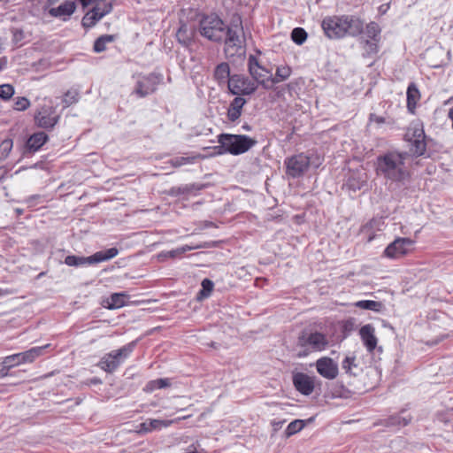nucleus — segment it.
<instances>
[{"mask_svg":"<svg viewBox=\"0 0 453 453\" xmlns=\"http://www.w3.org/2000/svg\"><path fill=\"white\" fill-rule=\"evenodd\" d=\"M218 142L226 152L233 155H239L246 152L254 143L253 140L245 135L228 134H222L219 135Z\"/></svg>","mask_w":453,"mask_h":453,"instance_id":"5","label":"nucleus"},{"mask_svg":"<svg viewBox=\"0 0 453 453\" xmlns=\"http://www.w3.org/2000/svg\"><path fill=\"white\" fill-rule=\"evenodd\" d=\"M317 372L324 378L334 380L338 375V365L330 357H320L316 362Z\"/></svg>","mask_w":453,"mask_h":453,"instance_id":"15","label":"nucleus"},{"mask_svg":"<svg viewBox=\"0 0 453 453\" xmlns=\"http://www.w3.org/2000/svg\"><path fill=\"white\" fill-rule=\"evenodd\" d=\"M325 35L329 39L344 38L342 15L326 16L321 22Z\"/></svg>","mask_w":453,"mask_h":453,"instance_id":"9","label":"nucleus"},{"mask_svg":"<svg viewBox=\"0 0 453 453\" xmlns=\"http://www.w3.org/2000/svg\"><path fill=\"white\" fill-rule=\"evenodd\" d=\"M370 120L371 121H374L376 123H379V124H382L385 122V119L383 117H380V116H377L373 113L370 114Z\"/></svg>","mask_w":453,"mask_h":453,"instance_id":"51","label":"nucleus"},{"mask_svg":"<svg viewBox=\"0 0 453 453\" xmlns=\"http://www.w3.org/2000/svg\"><path fill=\"white\" fill-rule=\"evenodd\" d=\"M12 141L11 139H6L3 141L0 144V156L2 157H6L12 149Z\"/></svg>","mask_w":453,"mask_h":453,"instance_id":"47","label":"nucleus"},{"mask_svg":"<svg viewBox=\"0 0 453 453\" xmlns=\"http://www.w3.org/2000/svg\"><path fill=\"white\" fill-rule=\"evenodd\" d=\"M115 0H96L94 8L104 17L112 11L113 3Z\"/></svg>","mask_w":453,"mask_h":453,"instance_id":"35","label":"nucleus"},{"mask_svg":"<svg viewBox=\"0 0 453 453\" xmlns=\"http://www.w3.org/2000/svg\"><path fill=\"white\" fill-rule=\"evenodd\" d=\"M383 225L384 222L381 220V219H373L364 227V231L366 229H372L373 227H376L378 230H381V226Z\"/></svg>","mask_w":453,"mask_h":453,"instance_id":"50","label":"nucleus"},{"mask_svg":"<svg viewBox=\"0 0 453 453\" xmlns=\"http://www.w3.org/2000/svg\"><path fill=\"white\" fill-rule=\"evenodd\" d=\"M413 244L410 238H397L385 249L384 254L389 258H398L407 254Z\"/></svg>","mask_w":453,"mask_h":453,"instance_id":"12","label":"nucleus"},{"mask_svg":"<svg viewBox=\"0 0 453 453\" xmlns=\"http://www.w3.org/2000/svg\"><path fill=\"white\" fill-rule=\"evenodd\" d=\"M242 34V29L237 27H227L223 39H225L224 51L227 58L243 56L245 54Z\"/></svg>","mask_w":453,"mask_h":453,"instance_id":"8","label":"nucleus"},{"mask_svg":"<svg viewBox=\"0 0 453 453\" xmlns=\"http://www.w3.org/2000/svg\"><path fill=\"white\" fill-rule=\"evenodd\" d=\"M374 239V235H371L368 237V242H372Z\"/></svg>","mask_w":453,"mask_h":453,"instance_id":"59","label":"nucleus"},{"mask_svg":"<svg viewBox=\"0 0 453 453\" xmlns=\"http://www.w3.org/2000/svg\"><path fill=\"white\" fill-rule=\"evenodd\" d=\"M254 68H255V56L250 55L249 58V69H250V72L252 76H253Z\"/></svg>","mask_w":453,"mask_h":453,"instance_id":"52","label":"nucleus"},{"mask_svg":"<svg viewBox=\"0 0 453 453\" xmlns=\"http://www.w3.org/2000/svg\"><path fill=\"white\" fill-rule=\"evenodd\" d=\"M188 417V416H185L183 418H179L176 420H164V419L149 418L140 424L139 431L142 432V433H150L154 430H160L163 427H167V426H171L172 424H173L174 422L179 421L180 419H185Z\"/></svg>","mask_w":453,"mask_h":453,"instance_id":"19","label":"nucleus"},{"mask_svg":"<svg viewBox=\"0 0 453 453\" xmlns=\"http://www.w3.org/2000/svg\"><path fill=\"white\" fill-rule=\"evenodd\" d=\"M6 65V59L5 58H0V71L3 70V68Z\"/></svg>","mask_w":453,"mask_h":453,"instance_id":"57","label":"nucleus"},{"mask_svg":"<svg viewBox=\"0 0 453 453\" xmlns=\"http://www.w3.org/2000/svg\"><path fill=\"white\" fill-rule=\"evenodd\" d=\"M171 383L168 379H157L149 381L146 384L144 390L147 392H152L155 389L165 388L169 387Z\"/></svg>","mask_w":453,"mask_h":453,"instance_id":"38","label":"nucleus"},{"mask_svg":"<svg viewBox=\"0 0 453 453\" xmlns=\"http://www.w3.org/2000/svg\"><path fill=\"white\" fill-rule=\"evenodd\" d=\"M256 54L257 55L260 54V51L257 50Z\"/></svg>","mask_w":453,"mask_h":453,"instance_id":"62","label":"nucleus"},{"mask_svg":"<svg viewBox=\"0 0 453 453\" xmlns=\"http://www.w3.org/2000/svg\"><path fill=\"white\" fill-rule=\"evenodd\" d=\"M77 1L82 5V7L86 8L89 4H91L93 2H95L96 0H77Z\"/></svg>","mask_w":453,"mask_h":453,"instance_id":"55","label":"nucleus"},{"mask_svg":"<svg viewBox=\"0 0 453 453\" xmlns=\"http://www.w3.org/2000/svg\"><path fill=\"white\" fill-rule=\"evenodd\" d=\"M380 27L376 22H370L365 27V34L370 40L380 41Z\"/></svg>","mask_w":453,"mask_h":453,"instance_id":"36","label":"nucleus"},{"mask_svg":"<svg viewBox=\"0 0 453 453\" xmlns=\"http://www.w3.org/2000/svg\"><path fill=\"white\" fill-rule=\"evenodd\" d=\"M423 125L419 122H412L405 133V140L410 143V150L416 156L425 153L426 144L425 142Z\"/></svg>","mask_w":453,"mask_h":453,"instance_id":"7","label":"nucleus"},{"mask_svg":"<svg viewBox=\"0 0 453 453\" xmlns=\"http://www.w3.org/2000/svg\"><path fill=\"white\" fill-rule=\"evenodd\" d=\"M342 368L344 372L350 375H356L354 369L357 368V364L356 363V357L346 356L345 358L342 362Z\"/></svg>","mask_w":453,"mask_h":453,"instance_id":"37","label":"nucleus"},{"mask_svg":"<svg viewBox=\"0 0 453 453\" xmlns=\"http://www.w3.org/2000/svg\"><path fill=\"white\" fill-rule=\"evenodd\" d=\"M209 247H210V245L208 243L199 244V245H196V246L185 245V246L178 248L176 250H173L166 251V252H162L159 255V257H176L178 256L182 255L186 251H189V250H195V249L209 248Z\"/></svg>","mask_w":453,"mask_h":453,"instance_id":"29","label":"nucleus"},{"mask_svg":"<svg viewBox=\"0 0 453 453\" xmlns=\"http://www.w3.org/2000/svg\"><path fill=\"white\" fill-rule=\"evenodd\" d=\"M24 364L21 359L20 353H16L11 356H7L2 362V368L0 369V377H5L8 374V371L19 365Z\"/></svg>","mask_w":453,"mask_h":453,"instance_id":"22","label":"nucleus"},{"mask_svg":"<svg viewBox=\"0 0 453 453\" xmlns=\"http://www.w3.org/2000/svg\"><path fill=\"white\" fill-rule=\"evenodd\" d=\"M407 153L389 151L377 157L376 172L386 180L399 182L409 176L408 167L405 161Z\"/></svg>","mask_w":453,"mask_h":453,"instance_id":"1","label":"nucleus"},{"mask_svg":"<svg viewBox=\"0 0 453 453\" xmlns=\"http://www.w3.org/2000/svg\"><path fill=\"white\" fill-rule=\"evenodd\" d=\"M389 9V4H381L380 7H379V12L380 14H385Z\"/></svg>","mask_w":453,"mask_h":453,"instance_id":"54","label":"nucleus"},{"mask_svg":"<svg viewBox=\"0 0 453 453\" xmlns=\"http://www.w3.org/2000/svg\"><path fill=\"white\" fill-rule=\"evenodd\" d=\"M256 81H257V83H258V82H264V81H260L258 80V78H257V77L256 78Z\"/></svg>","mask_w":453,"mask_h":453,"instance_id":"60","label":"nucleus"},{"mask_svg":"<svg viewBox=\"0 0 453 453\" xmlns=\"http://www.w3.org/2000/svg\"><path fill=\"white\" fill-rule=\"evenodd\" d=\"M14 95V88L11 84L0 85V98L9 100Z\"/></svg>","mask_w":453,"mask_h":453,"instance_id":"45","label":"nucleus"},{"mask_svg":"<svg viewBox=\"0 0 453 453\" xmlns=\"http://www.w3.org/2000/svg\"><path fill=\"white\" fill-rule=\"evenodd\" d=\"M366 174L363 170L353 172L348 178L345 186L352 191L360 190L366 183Z\"/></svg>","mask_w":453,"mask_h":453,"instance_id":"20","label":"nucleus"},{"mask_svg":"<svg viewBox=\"0 0 453 453\" xmlns=\"http://www.w3.org/2000/svg\"><path fill=\"white\" fill-rule=\"evenodd\" d=\"M30 106V101L24 96L17 97L14 103V109L17 111H25Z\"/></svg>","mask_w":453,"mask_h":453,"instance_id":"48","label":"nucleus"},{"mask_svg":"<svg viewBox=\"0 0 453 453\" xmlns=\"http://www.w3.org/2000/svg\"><path fill=\"white\" fill-rule=\"evenodd\" d=\"M200 156L177 157L172 158L169 162L173 167H180L184 165L194 164Z\"/></svg>","mask_w":453,"mask_h":453,"instance_id":"41","label":"nucleus"},{"mask_svg":"<svg viewBox=\"0 0 453 453\" xmlns=\"http://www.w3.org/2000/svg\"><path fill=\"white\" fill-rule=\"evenodd\" d=\"M50 347V344H46L40 347H34L30 349L20 352L21 359L23 360V363H32L34 362L37 357L42 356L43 354V351Z\"/></svg>","mask_w":453,"mask_h":453,"instance_id":"24","label":"nucleus"},{"mask_svg":"<svg viewBox=\"0 0 453 453\" xmlns=\"http://www.w3.org/2000/svg\"><path fill=\"white\" fill-rule=\"evenodd\" d=\"M284 420H280V421H276V420H273V426H274L275 429H278V428H280L281 426L284 424Z\"/></svg>","mask_w":453,"mask_h":453,"instance_id":"56","label":"nucleus"},{"mask_svg":"<svg viewBox=\"0 0 453 453\" xmlns=\"http://www.w3.org/2000/svg\"><path fill=\"white\" fill-rule=\"evenodd\" d=\"M115 40L114 35H104L98 37L94 43V51L96 53L103 52L106 50V44Z\"/></svg>","mask_w":453,"mask_h":453,"instance_id":"34","label":"nucleus"},{"mask_svg":"<svg viewBox=\"0 0 453 453\" xmlns=\"http://www.w3.org/2000/svg\"><path fill=\"white\" fill-rule=\"evenodd\" d=\"M79 100V93L77 90H68L63 98V103L65 104V107H68L71 104L78 102Z\"/></svg>","mask_w":453,"mask_h":453,"instance_id":"44","label":"nucleus"},{"mask_svg":"<svg viewBox=\"0 0 453 453\" xmlns=\"http://www.w3.org/2000/svg\"><path fill=\"white\" fill-rule=\"evenodd\" d=\"M214 76H215V79L219 83H225V82L228 83V81L231 78L230 77V68H229L228 64L221 63V64L218 65L215 69V72H214Z\"/></svg>","mask_w":453,"mask_h":453,"instance_id":"31","label":"nucleus"},{"mask_svg":"<svg viewBox=\"0 0 453 453\" xmlns=\"http://www.w3.org/2000/svg\"><path fill=\"white\" fill-rule=\"evenodd\" d=\"M227 88L233 95L250 94L254 88L246 83V81L240 75H233L228 81Z\"/></svg>","mask_w":453,"mask_h":453,"instance_id":"18","label":"nucleus"},{"mask_svg":"<svg viewBox=\"0 0 453 453\" xmlns=\"http://www.w3.org/2000/svg\"><path fill=\"white\" fill-rule=\"evenodd\" d=\"M329 339L326 334L315 330H303L296 341V347L300 349L297 352L298 357H305L313 352H321L329 346Z\"/></svg>","mask_w":453,"mask_h":453,"instance_id":"2","label":"nucleus"},{"mask_svg":"<svg viewBox=\"0 0 453 453\" xmlns=\"http://www.w3.org/2000/svg\"><path fill=\"white\" fill-rule=\"evenodd\" d=\"M407 107L410 111L413 112L416 108L417 103L420 98V93L414 83L408 86L407 92Z\"/></svg>","mask_w":453,"mask_h":453,"instance_id":"25","label":"nucleus"},{"mask_svg":"<svg viewBox=\"0 0 453 453\" xmlns=\"http://www.w3.org/2000/svg\"><path fill=\"white\" fill-rule=\"evenodd\" d=\"M308 158H309V168L310 167H312L314 169H317L319 168L322 162H323V158L317 153H312L311 155H308Z\"/></svg>","mask_w":453,"mask_h":453,"instance_id":"49","label":"nucleus"},{"mask_svg":"<svg viewBox=\"0 0 453 453\" xmlns=\"http://www.w3.org/2000/svg\"><path fill=\"white\" fill-rule=\"evenodd\" d=\"M59 116L52 106H42L35 115V120L38 127L45 129L53 128L58 122Z\"/></svg>","mask_w":453,"mask_h":453,"instance_id":"11","label":"nucleus"},{"mask_svg":"<svg viewBox=\"0 0 453 453\" xmlns=\"http://www.w3.org/2000/svg\"><path fill=\"white\" fill-rule=\"evenodd\" d=\"M379 42L380 41L366 40L365 44V53L369 56L376 54L379 50V46H378Z\"/></svg>","mask_w":453,"mask_h":453,"instance_id":"46","label":"nucleus"},{"mask_svg":"<svg viewBox=\"0 0 453 453\" xmlns=\"http://www.w3.org/2000/svg\"><path fill=\"white\" fill-rule=\"evenodd\" d=\"M304 426V423L303 420L301 419H296L292 422H290L286 430H285V434L286 436L289 437L295 434H296L297 432L301 431Z\"/></svg>","mask_w":453,"mask_h":453,"instance_id":"42","label":"nucleus"},{"mask_svg":"<svg viewBox=\"0 0 453 453\" xmlns=\"http://www.w3.org/2000/svg\"><path fill=\"white\" fill-rule=\"evenodd\" d=\"M127 295L125 293H114L106 301V307L110 310L119 309L126 304Z\"/></svg>","mask_w":453,"mask_h":453,"instance_id":"28","label":"nucleus"},{"mask_svg":"<svg viewBox=\"0 0 453 453\" xmlns=\"http://www.w3.org/2000/svg\"><path fill=\"white\" fill-rule=\"evenodd\" d=\"M411 419V417L405 411H402L400 414L391 416L387 420V425L389 426H405Z\"/></svg>","mask_w":453,"mask_h":453,"instance_id":"30","label":"nucleus"},{"mask_svg":"<svg viewBox=\"0 0 453 453\" xmlns=\"http://www.w3.org/2000/svg\"><path fill=\"white\" fill-rule=\"evenodd\" d=\"M184 189H185L187 192H190V191H192V190H200V189H201V187L196 186L195 184H191V185L186 186V187L184 188Z\"/></svg>","mask_w":453,"mask_h":453,"instance_id":"53","label":"nucleus"},{"mask_svg":"<svg viewBox=\"0 0 453 453\" xmlns=\"http://www.w3.org/2000/svg\"><path fill=\"white\" fill-rule=\"evenodd\" d=\"M256 66H257V68L260 67L257 62L256 64Z\"/></svg>","mask_w":453,"mask_h":453,"instance_id":"63","label":"nucleus"},{"mask_svg":"<svg viewBox=\"0 0 453 453\" xmlns=\"http://www.w3.org/2000/svg\"><path fill=\"white\" fill-rule=\"evenodd\" d=\"M256 280H257V286L258 285V280L259 279L258 278H256Z\"/></svg>","mask_w":453,"mask_h":453,"instance_id":"61","label":"nucleus"},{"mask_svg":"<svg viewBox=\"0 0 453 453\" xmlns=\"http://www.w3.org/2000/svg\"><path fill=\"white\" fill-rule=\"evenodd\" d=\"M47 140L48 135L44 132H37L28 138L27 145L28 149L36 151L47 142Z\"/></svg>","mask_w":453,"mask_h":453,"instance_id":"26","label":"nucleus"},{"mask_svg":"<svg viewBox=\"0 0 453 453\" xmlns=\"http://www.w3.org/2000/svg\"><path fill=\"white\" fill-rule=\"evenodd\" d=\"M308 155L300 153L286 159L287 174L292 178L302 176L309 169Z\"/></svg>","mask_w":453,"mask_h":453,"instance_id":"10","label":"nucleus"},{"mask_svg":"<svg viewBox=\"0 0 453 453\" xmlns=\"http://www.w3.org/2000/svg\"><path fill=\"white\" fill-rule=\"evenodd\" d=\"M201 285L202 289L199 291L197 296L199 300L207 298L211 296L213 290L214 283L209 279H203Z\"/></svg>","mask_w":453,"mask_h":453,"instance_id":"40","label":"nucleus"},{"mask_svg":"<svg viewBox=\"0 0 453 453\" xmlns=\"http://www.w3.org/2000/svg\"><path fill=\"white\" fill-rule=\"evenodd\" d=\"M16 212H17L19 215H20V214H22L23 210H22V209H16Z\"/></svg>","mask_w":453,"mask_h":453,"instance_id":"58","label":"nucleus"},{"mask_svg":"<svg viewBox=\"0 0 453 453\" xmlns=\"http://www.w3.org/2000/svg\"><path fill=\"white\" fill-rule=\"evenodd\" d=\"M103 16L93 7L92 10L88 12L82 18L81 23L84 27H92Z\"/></svg>","mask_w":453,"mask_h":453,"instance_id":"33","label":"nucleus"},{"mask_svg":"<svg viewBox=\"0 0 453 453\" xmlns=\"http://www.w3.org/2000/svg\"><path fill=\"white\" fill-rule=\"evenodd\" d=\"M344 37H357L364 32V20L356 15H342Z\"/></svg>","mask_w":453,"mask_h":453,"instance_id":"14","label":"nucleus"},{"mask_svg":"<svg viewBox=\"0 0 453 453\" xmlns=\"http://www.w3.org/2000/svg\"><path fill=\"white\" fill-rule=\"evenodd\" d=\"M292 40L298 45L303 44L307 39V33L302 27H296L291 32Z\"/></svg>","mask_w":453,"mask_h":453,"instance_id":"43","label":"nucleus"},{"mask_svg":"<svg viewBox=\"0 0 453 453\" xmlns=\"http://www.w3.org/2000/svg\"><path fill=\"white\" fill-rule=\"evenodd\" d=\"M119 254L117 248H110L106 250L97 251L90 257H78L74 255L67 256L65 258V264L68 266H82L102 263L115 257Z\"/></svg>","mask_w":453,"mask_h":453,"instance_id":"6","label":"nucleus"},{"mask_svg":"<svg viewBox=\"0 0 453 453\" xmlns=\"http://www.w3.org/2000/svg\"><path fill=\"white\" fill-rule=\"evenodd\" d=\"M75 4L73 1H65L59 6L50 8L49 13L52 17L63 18L65 20V17H70L75 11Z\"/></svg>","mask_w":453,"mask_h":453,"instance_id":"21","label":"nucleus"},{"mask_svg":"<svg viewBox=\"0 0 453 453\" xmlns=\"http://www.w3.org/2000/svg\"><path fill=\"white\" fill-rule=\"evenodd\" d=\"M136 342H132L119 349L105 354L98 362L97 365L108 373H112L133 352Z\"/></svg>","mask_w":453,"mask_h":453,"instance_id":"3","label":"nucleus"},{"mask_svg":"<svg viewBox=\"0 0 453 453\" xmlns=\"http://www.w3.org/2000/svg\"><path fill=\"white\" fill-rule=\"evenodd\" d=\"M359 335L367 351L372 352L378 343L373 326L371 324L363 326L359 330Z\"/></svg>","mask_w":453,"mask_h":453,"instance_id":"17","label":"nucleus"},{"mask_svg":"<svg viewBox=\"0 0 453 453\" xmlns=\"http://www.w3.org/2000/svg\"><path fill=\"white\" fill-rule=\"evenodd\" d=\"M291 74V69L288 65L278 66L275 76L273 78V83H278L287 80Z\"/></svg>","mask_w":453,"mask_h":453,"instance_id":"39","label":"nucleus"},{"mask_svg":"<svg viewBox=\"0 0 453 453\" xmlns=\"http://www.w3.org/2000/svg\"><path fill=\"white\" fill-rule=\"evenodd\" d=\"M159 83V77L154 73L142 76L138 79L134 88V93L139 97H144L154 93Z\"/></svg>","mask_w":453,"mask_h":453,"instance_id":"13","label":"nucleus"},{"mask_svg":"<svg viewBox=\"0 0 453 453\" xmlns=\"http://www.w3.org/2000/svg\"><path fill=\"white\" fill-rule=\"evenodd\" d=\"M244 104L245 100L240 96H237L233 100L227 111V117L229 120L235 121L239 119L241 116V109Z\"/></svg>","mask_w":453,"mask_h":453,"instance_id":"27","label":"nucleus"},{"mask_svg":"<svg viewBox=\"0 0 453 453\" xmlns=\"http://www.w3.org/2000/svg\"><path fill=\"white\" fill-rule=\"evenodd\" d=\"M293 384L296 389L303 395H310L314 390V379L303 372L293 375Z\"/></svg>","mask_w":453,"mask_h":453,"instance_id":"16","label":"nucleus"},{"mask_svg":"<svg viewBox=\"0 0 453 453\" xmlns=\"http://www.w3.org/2000/svg\"><path fill=\"white\" fill-rule=\"evenodd\" d=\"M354 306L363 310H369L380 312L384 307L382 303L373 300H360L354 303Z\"/></svg>","mask_w":453,"mask_h":453,"instance_id":"32","label":"nucleus"},{"mask_svg":"<svg viewBox=\"0 0 453 453\" xmlns=\"http://www.w3.org/2000/svg\"><path fill=\"white\" fill-rule=\"evenodd\" d=\"M227 27L217 15H209L200 21V33L211 41L219 42L223 40Z\"/></svg>","mask_w":453,"mask_h":453,"instance_id":"4","label":"nucleus"},{"mask_svg":"<svg viewBox=\"0 0 453 453\" xmlns=\"http://www.w3.org/2000/svg\"><path fill=\"white\" fill-rule=\"evenodd\" d=\"M194 36V30L187 26L185 23H181L178 31L176 32L177 41L184 45L188 46L192 42Z\"/></svg>","mask_w":453,"mask_h":453,"instance_id":"23","label":"nucleus"}]
</instances>
